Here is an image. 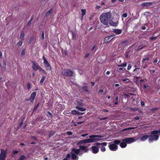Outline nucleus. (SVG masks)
I'll list each match as a JSON object with an SVG mask.
<instances>
[{
    "label": "nucleus",
    "mask_w": 160,
    "mask_h": 160,
    "mask_svg": "<svg viewBox=\"0 0 160 160\" xmlns=\"http://www.w3.org/2000/svg\"><path fill=\"white\" fill-rule=\"evenodd\" d=\"M112 15L110 13L108 12L102 14L100 16V19L101 22L105 25L109 24L112 26H115L118 25V22H113L112 21Z\"/></svg>",
    "instance_id": "1"
},
{
    "label": "nucleus",
    "mask_w": 160,
    "mask_h": 160,
    "mask_svg": "<svg viewBox=\"0 0 160 160\" xmlns=\"http://www.w3.org/2000/svg\"><path fill=\"white\" fill-rule=\"evenodd\" d=\"M156 130L152 131L151 132V135H149V138L148 140V142L150 143L151 142L153 141H157L159 138V136L157 135L158 133H156L155 132Z\"/></svg>",
    "instance_id": "2"
},
{
    "label": "nucleus",
    "mask_w": 160,
    "mask_h": 160,
    "mask_svg": "<svg viewBox=\"0 0 160 160\" xmlns=\"http://www.w3.org/2000/svg\"><path fill=\"white\" fill-rule=\"evenodd\" d=\"M62 76L71 77L73 75V72L70 69H64L62 70L61 72Z\"/></svg>",
    "instance_id": "3"
},
{
    "label": "nucleus",
    "mask_w": 160,
    "mask_h": 160,
    "mask_svg": "<svg viewBox=\"0 0 160 160\" xmlns=\"http://www.w3.org/2000/svg\"><path fill=\"white\" fill-rule=\"evenodd\" d=\"M102 136L100 135H92L89 136V138H90L91 143L97 142L100 140L99 139L96 138H102Z\"/></svg>",
    "instance_id": "4"
},
{
    "label": "nucleus",
    "mask_w": 160,
    "mask_h": 160,
    "mask_svg": "<svg viewBox=\"0 0 160 160\" xmlns=\"http://www.w3.org/2000/svg\"><path fill=\"white\" fill-rule=\"evenodd\" d=\"M7 154V150L1 149L0 153V160H6Z\"/></svg>",
    "instance_id": "5"
},
{
    "label": "nucleus",
    "mask_w": 160,
    "mask_h": 160,
    "mask_svg": "<svg viewBox=\"0 0 160 160\" xmlns=\"http://www.w3.org/2000/svg\"><path fill=\"white\" fill-rule=\"evenodd\" d=\"M42 59L43 60V63L44 66L46 68L47 70L49 71L51 70V68L50 66L46 57L44 56H43Z\"/></svg>",
    "instance_id": "6"
},
{
    "label": "nucleus",
    "mask_w": 160,
    "mask_h": 160,
    "mask_svg": "<svg viewBox=\"0 0 160 160\" xmlns=\"http://www.w3.org/2000/svg\"><path fill=\"white\" fill-rule=\"evenodd\" d=\"M111 143H109V145H108L109 148L112 151H115L117 150L118 148V146L113 143L111 144Z\"/></svg>",
    "instance_id": "7"
},
{
    "label": "nucleus",
    "mask_w": 160,
    "mask_h": 160,
    "mask_svg": "<svg viewBox=\"0 0 160 160\" xmlns=\"http://www.w3.org/2000/svg\"><path fill=\"white\" fill-rule=\"evenodd\" d=\"M124 141L128 143H131L135 141L133 138H128L124 139Z\"/></svg>",
    "instance_id": "8"
},
{
    "label": "nucleus",
    "mask_w": 160,
    "mask_h": 160,
    "mask_svg": "<svg viewBox=\"0 0 160 160\" xmlns=\"http://www.w3.org/2000/svg\"><path fill=\"white\" fill-rule=\"evenodd\" d=\"M41 67L35 61H34L33 62V64L32 65V68L33 69L36 71L38 70H39Z\"/></svg>",
    "instance_id": "9"
},
{
    "label": "nucleus",
    "mask_w": 160,
    "mask_h": 160,
    "mask_svg": "<svg viewBox=\"0 0 160 160\" xmlns=\"http://www.w3.org/2000/svg\"><path fill=\"white\" fill-rule=\"evenodd\" d=\"M142 71L141 69L139 68H136L133 70L132 74L137 76L142 72Z\"/></svg>",
    "instance_id": "10"
},
{
    "label": "nucleus",
    "mask_w": 160,
    "mask_h": 160,
    "mask_svg": "<svg viewBox=\"0 0 160 160\" xmlns=\"http://www.w3.org/2000/svg\"><path fill=\"white\" fill-rule=\"evenodd\" d=\"M92 150V152L94 154L98 153L99 151V148L97 146H92L91 148Z\"/></svg>",
    "instance_id": "11"
},
{
    "label": "nucleus",
    "mask_w": 160,
    "mask_h": 160,
    "mask_svg": "<svg viewBox=\"0 0 160 160\" xmlns=\"http://www.w3.org/2000/svg\"><path fill=\"white\" fill-rule=\"evenodd\" d=\"M113 36H110L106 37L103 40V43H107L109 42L113 38H111Z\"/></svg>",
    "instance_id": "12"
},
{
    "label": "nucleus",
    "mask_w": 160,
    "mask_h": 160,
    "mask_svg": "<svg viewBox=\"0 0 160 160\" xmlns=\"http://www.w3.org/2000/svg\"><path fill=\"white\" fill-rule=\"evenodd\" d=\"M133 54V51H127L125 52V57L126 58H129Z\"/></svg>",
    "instance_id": "13"
},
{
    "label": "nucleus",
    "mask_w": 160,
    "mask_h": 160,
    "mask_svg": "<svg viewBox=\"0 0 160 160\" xmlns=\"http://www.w3.org/2000/svg\"><path fill=\"white\" fill-rule=\"evenodd\" d=\"M36 95V93L35 92H33L31 94L30 98L31 99V102H34Z\"/></svg>",
    "instance_id": "14"
},
{
    "label": "nucleus",
    "mask_w": 160,
    "mask_h": 160,
    "mask_svg": "<svg viewBox=\"0 0 160 160\" xmlns=\"http://www.w3.org/2000/svg\"><path fill=\"white\" fill-rule=\"evenodd\" d=\"M80 149L84 151L85 152H87L89 150L87 146H79Z\"/></svg>",
    "instance_id": "15"
},
{
    "label": "nucleus",
    "mask_w": 160,
    "mask_h": 160,
    "mask_svg": "<svg viewBox=\"0 0 160 160\" xmlns=\"http://www.w3.org/2000/svg\"><path fill=\"white\" fill-rule=\"evenodd\" d=\"M122 141L120 143V146L122 148H125L127 146V144L126 142L124 141V139L122 140Z\"/></svg>",
    "instance_id": "16"
},
{
    "label": "nucleus",
    "mask_w": 160,
    "mask_h": 160,
    "mask_svg": "<svg viewBox=\"0 0 160 160\" xmlns=\"http://www.w3.org/2000/svg\"><path fill=\"white\" fill-rule=\"evenodd\" d=\"M148 138H149V135H144L142 136L140 138L141 141H144L146 140Z\"/></svg>",
    "instance_id": "17"
},
{
    "label": "nucleus",
    "mask_w": 160,
    "mask_h": 160,
    "mask_svg": "<svg viewBox=\"0 0 160 160\" xmlns=\"http://www.w3.org/2000/svg\"><path fill=\"white\" fill-rule=\"evenodd\" d=\"M72 151L76 154H79L81 150L80 149H76L75 148H73L72 149Z\"/></svg>",
    "instance_id": "18"
},
{
    "label": "nucleus",
    "mask_w": 160,
    "mask_h": 160,
    "mask_svg": "<svg viewBox=\"0 0 160 160\" xmlns=\"http://www.w3.org/2000/svg\"><path fill=\"white\" fill-rule=\"evenodd\" d=\"M152 2H143L141 4V5L142 7H148L149 6L152 5Z\"/></svg>",
    "instance_id": "19"
},
{
    "label": "nucleus",
    "mask_w": 160,
    "mask_h": 160,
    "mask_svg": "<svg viewBox=\"0 0 160 160\" xmlns=\"http://www.w3.org/2000/svg\"><path fill=\"white\" fill-rule=\"evenodd\" d=\"M71 157L73 160H77L78 159V157L74 153L72 152L71 153Z\"/></svg>",
    "instance_id": "20"
},
{
    "label": "nucleus",
    "mask_w": 160,
    "mask_h": 160,
    "mask_svg": "<svg viewBox=\"0 0 160 160\" xmlns=\"http://www.w3.org/2000/svg\"><path fill=\"white\" fill-rule=\"evenodd\" d=\"M94 145L97 146H99L100 145H102V146H106L107 145V143L106 142H103L101 143L99 142H96L94 144Z\"/></svg>",
    "instance_id": "21"
},
{
    "label": "nucleus",
    "mask_w": 160,
    "mask_h": 160,
    "mask_svg": "<svg viewBox=\"0 0 160 160\" xmlns=\"http://www.w3.org/2000/svg\"><path fill=\"white\" fill-rule=\"evenodd\" d=\"M114 32L117 34H119L122 32V30L121 29H115L114 31Z\"/></svg>",
    "instance_id": "22"
},
{
    "label": "nucleus",
    "mask_w": 160,
    "mask_h": 160,
    "mask_svg": "<svg viewBox=\"0 0 160 160\" xmlns=\"http://www.w3.org/2000/svg\"><path fill=\"white\" fill-rule=\"evenodd\" d=\"M76 108L78 110L80 111L81 112H83V111H85L86 110V109L85 108H81L79 106L76 107Z\"/></svg>",
    "instance_id": "23"
},
{
    "label": "nucleus",
    "mask_w": 160,
    "mask_h": 160,
    "mask_svg": "<svg viewBox=\"0 0 160 160\" xmlns=\"http://www.w3.org/2000/svg\"><path fill=\"white\" fill-rule=\"evenodd\" d=\"M56 132L54 131H50L49 132V137L50 138L52 136H53L55 133Z\"/></svg>",
    "instance_id": "24"
},
{
    "label": "nucleus",
    "mask_w": 160,
    "mask_h": 160,
    "mask_svg": "<svg viewBox=\"0 0 160 160\" xmlns=\"http://www.w3.org/2000/svg\"><path fill=\"white\" fill-rule=\"evenodd\" d=\"M52 10H53L51 8L46 12L45 14L47 17L49 16V15L51 13L52 11Z\"/></svg>",
    "instance_id": "25"
},
{
    "label": "nucleus",
    "mask_w": 160,
    "mask_h": 160,
    "mask_svg": "<svg viewBox=\"0 0 160 160\" xmlns=\"http://www.w3.org/2000/svg\"><path fill=\"white\" fill-rule=\"evenodd\" d=\"M82 88L84 91L85 92H89V91L88 89V87L87 86H83L82 87Z\"/></svg>",
    "instance_id": "26"
},
{
    "label": "nucleus",
    "mask_w": 160,
    "mask_h": 160,
    "mask_svg": "<svg viewBox=\"0 0 160 160\" xmlns=\"http://www.w3.org/2000/svg\"><path fill=\"white\" fill-rule=\"evenodd\" d=\"M46 78V76H43L40 81V83L42 85L43 82L45 80V79Z\"/></svg>",
    "instance_id": "27"
},
{
    "label": "nucleus",
    "mask_w": 160,
    "mask_h": 160,
    "mask_svg": "<svg viewBox=\"0 0 160 160\" xmlns=\"http://www.w3.org/2000/svg\"><path fill=\"white\" fill-rule=\"evenodd\" d=\"M121 142V141L120 140H115L114 141H113V143H114V144H115L116 145H117V144H120V143Z\"/></svg>",
    "instance_id": "28"
},
{
    "label": "nucleus",
    "mask_w": 160,
    "mask_h": 160,
    "mask_svg": "<svg viewBox=\"0 0 160 160\" xmlns=\"http://www.w3.org/2000/svg\"><path fill=\"white\" fill-rule=\"evenodd\" d=\"M24 36H25L24 33V32L23 31L21 32V33L20 37L21 39L22 40H23Z\"/></svg>",
    "instance_id": "29"
},
{
    "label": "nucleus",
    "mask_w": 160,
    "mask_h": 160,
    "mask_svg": "<svg viewBox=\"0 0 160 160\" xmlns=\"http://www.w3.org/2000/svg\"><path fill=\"white\" fill-rule=\"evenodd\" d=\"M81 12H82V18L83 16L85 15L86 14V10L85 9H82Z\"/></svg>",
    "instance_id": "30"
},
{
    "label": "nucleus",
    "mask_w": 160,
    "mask_h": 160,
    "mask_svg": "<svg viewBox=\"0 0 160 160\" xmlns=\"http://www.w3.org/2000/svg\"><path fill=\"white\" fill-rule=\"evenodd\" d=\"M78 111L75 110H73L71 111V113L73 115H76L78 114Z\"/></svg>",
    "instance_id": "31"
},
{
    "label": "nucleus",
    "mask_w": 160,
    "mask_h": 160,
    "mask_svg": "<svg viewBox=\"0 0 160 160\" xmlns=\"http://www.w3.org/2000/svg\"><path fill=\"white\" fill-rule=\"evenodd\" d=\"M26 158V157L24 155H21L18 160H24Z\"/></svg>",
    "instance_id": "32"
},
{
    "label": "nucleus",
    "mask_w": 160,
    "mask_h": 160,
    "mask_svg": "<svg viewBox=\"0 0 160 160\" xmlns=\"http://www.w3.org/2000/svg\"><path fill=\"white\" fill-rule=\"evenodd\" d=\"M40 72H42L43 73H44L45 74L47 75V73L41 67L40 68H39V70Z\"/></svg>",
    "instance_id": "33"
},
{
    "label": "nucleus",
    "mask_w": 160,
    "mask_h": 160,
    "mask_svg": "<svg viewBox=\"0 0 160 160\" xmlns=\"http://www.w3.org/2000/svg\"><path fill=\"white\" fill-rule=\"evenodd\" d=\"M34 39V37L33 36H32L30 37L29 40L28 42V43L29 44H31L32 42L33 41V39Z\"/></svg>",
    "instance_id": "34"
},
{
    "label": "nucleus",
    "mask_w": 160,
    "mask_h": 160,
    "mask_svg": "<svg viewBox=\"0 0 160 160\" xmlns=\"http://www.w3.org/2000/svg\"><path fill=\"white\" fill-rule=\"evenodd\" d=\"M149 58L148 57H147L146 58H143L142 60V63H144L145 61H149Z\"/></svg>",
    "instance_id": "35"
},
{
    "label": "nucleus",
    "mask_w": 160,
    "mask_h": 160,
    "mask_svg": "<svg viewBox=\"0 0 160 160\" xmlns=\"http://www.w3.org/2000/svg\"><path fill=\"white\" fill-rule=\"evenodd\" d=\"M3 67L5 70L6 69V62L5 60L3 61Z\"/></svg>",
    "instance_id": "36"
},
{
    "label": "nucleus",
    "mask_w": 160,
    "mask_h": 160,
    "mask_svg": "<svg viewBox=\"0 0 160 160\" xmlns=\"http://www.w3.org/2000/svg\"><path fill=\"white\" fill-rule=\"evenodd\" d=\"M27 86L28 89V90H30L31 88V83L29 82H28L27 83Z\"/></svg>",
    "instance_id": "37"
},
{
    "label": "nucleus",
    "mask_w": 160,
    "mask_h": 160,
    "mask_svg": "<svg viewBox=\"0 0 160 160\" xmlns=\"http://www.w3.org/2000/svg\"><path fill=\"white\" fill-rule=\"evenodd\" d=\"M39 104V103H38L36 105H35L33 108V111H35L38 108V107Z\"/></svg>",
    "instance_id": "38"
},
{
    "label": "nucleus",
    "mask_w": 160,
    "mask_h": 160,
    "mask_svg": "<svg viewBox=\"0 0 160 160\" xmlns=\"http://www.w3.org/2000/svg\"><path fill=\"white\" fill-rule=\"evenodd\" d=\"M41 40L42 41H43L44 39V31H43L42 32V36L40 38Z\"/></svg>",
    "instance_id": "39"
},
{
    "label": "nucleus",
    "mask_w": 160,
    "mask_h": 160,
    "mask_svg": "<svg viewBox=\"0 0 160 160\" xmlns=\"http://www.w3.org/2000/svg\"><path fill=\"white\" fill-rule=\"evenodd\" d=\"M72 38L74 39L76 38V35L75 32L72 31Z\"/></svg>",
    "instance_id": "40"
},
{
    "label": "nucleus",
    "mask_w": 160,
    "mask_h": 160,
    "mask_svg": "<svg viewBox=\"0 0 160 160\" xmlns=\"http://www.w3.org/2000/svg\"><path fill=\"white\" fill-rule=\"evenodd\" d=\"M122 81L123 82H125L126 83H128L129 82V79H122Z\"/></svg>",
    "instance_id": "41"
},
{
    "label": "nucleus",
    "mask_w": 160,
    "mask_h": 160,
    "mask_svg": "<svg viewBox=\"0 0 160 160\" xmlns=\"http://www.w3.org/2000/svg\"><path fill=\"white\" fill-rule=\"evenodd\" d=\"M159 109V108H158L157 107H156L155 108H152L150 109V111H157Z\"/></svg>",
    "instance_id": "42"
},
{
    "label": "nucleus",
    "mask_w": 160,
    "mask_h": 160,
    "mask_svg": "<svg viewBox=\"0 0 160 160\" xmlns=\"http://www.w3.org/2000/svg\"><path fill=\"white\" fill-rule=\"evenodd\" d=\"M134 128V127H133V128H126V129H124L123 131H125L126 130H131V129H134L135 128Z\"/></svg>",
    "instance_id": "43"
},
{
    "label": "nucleus",
    "mask_w": 160,
    "mask_h": 160,
    "mask_svg": "<svg viewBox=\"0 0 160 160\" xmlns=\"http://www.w3.org/2000/svg\"><path fill=\"white\" fill-rule=\"evenodd\" d=\"M22 41H20L18 42V43L17 44V45L18 46H21L22 45Z\"/></svg>",
    "instance_id": "44"
},
{
    "label": "nucleus",
    "mask_w": 160,
    "mask_h": 160,
    "mask_svg": "<svg viewBox=\"0 0 160 160\" xmlns=\"http://www.w3.org/2000/svg\"><path fill=\"white\" fill-rule=\"evenodd\" d=\"M100 149H101V151H102V152H105L106 150V148H105V147H101Z\"/></svg>",
    "instance_id": "45"
},
{
    "label": "nucleus",
    "mask_w": 160,
    "mask_h": 160,
    "mask_svg": "<svg viewBox=\"0 0 160 160\" xmlns=\"http://www.w3.org/2000/svg\"><path fill=\"white\" fill-rule=\"evenodd\" d=\"M85 140L86 143H91L90 138H88V139H85Z\"/></svg>",
    "instance_id": "46"
},
{
    "label": "nucleus",
    "mask_w": 160,
    "mask_h": 160,
    "mask_svg": "<svg viewBox=\"0 0 160 160\" xmlns=\"http://www.w3.org/2000/svg\"><path fill=\"white\" fill-rule=\"evenodd\" d=\"M85 122V120H83L82 121H78L77 122V124H81L83 123H84Z\"/></svg>",
    "instance_id": "47"
},
{
    "label": "nucleus",
    "mask_w": 160,
    "mask_h": 160,
    "mask_svg": "<svg viewBox=\"0 0 160 160\" xmlns=\"http://www.w3.org/2000/svg\"><path fill=\"white\" fill-rule=\"evenodd\" d=\"M67 134L69 135H71L72 134V132L71 131H67L66 132Z\"/></svg>",
    "instance_id": "48"
},
{
    "label": "nucleus",
    "mask_w": 160,
    "mask_h": 160,
    "mask_svg": "<svg viewBox=\"0 0 160 160\" xmlns=\"http://www.w3.org/2000/svg\"><path fill=\"white\" fill-rule=\"evenodd\" d=\"M71 158V155L69 154H68L66 156V157L65 158H67V159H68L70 158Z\"/></svg>",
    "instance_id": "49"
},
{
    "label": "nucleus",
    "mask_w": 160,
    "mask_h": 160,
    "mask_svg": "<svg viewBox=\"0 0 160 160\" xmlns=\"http://www.w3.org/2000/svg\"><path fill=\"white\" fill-rule=\"evenodd\" d=\"M32 20L30 19V20L29 21V22H28L27 23V25L28 26H29L31 24V22H32Z\"/></svg>",
    "instance_id": "50"
},
{
    "label": "nucleus",
    "mask_w": 160,
    "mask_h": 160,
    "mask_svg": "<svg viewBox=\"0 0 160 160\" xmlns=\"http://www.w3.org/2000/svg\"><path fill=\"white\" fill-rule=\"evenodd\" d=\"M19 151L17 150H14L12 151V153L13 154H15L18 153Z\"/></svg>",
    "instance_id": "51"
},
{
    "label": "nucleus",
    "mask_w": 160,
    "mask_h": 160,
    "mask_svg": "<svg viewBox=\"0 0 160 160\" xmlns=\"http://www.w3.org/2000/svg\"><path fill=\"white\" fill-rule=\"evenodd\" d=\"M97 49V45H94L92 48V50H94V49Z\"/></svg>",
    "instance_id": "52"
},
{
    "label": "nucleus",
    "mask_w": 160,
    "mask_h": 160,
    "mask_svg": "<svg viewBox=\"0 0 160 160\" xmlns=\"http://www.w3.org/2000/svg\"><path fill=\"white\" fill-rule=\"evenodd\" d=\"M118 66H120V67H126L127 66V63L126 62V63H125L123 64H122L119 65Z\"/></svg>",
    "instance_id": "53"
},
{
    "label": "nucleus",
    "mask_w": 160,
    "mask_h": 160,
    "mask_svg": "<svg viewBox=\"0 0 160 160\" xmlns=\"http://www.w3.org/2000/svg\"><path fill=\"white\" fill-rule=\"evenodd\" d=\"M78 104L80 106H83L84 105V103H83L80 102H78Z\"/></svg>",
    "instance_id": "54"
},
{
    "label": "nucleus",
    "mask_w": 160,
    "mask_h": 160,
    "mask_svg": "<svg viewBox=\"0 0 160 160\" xmlns=\"http://www.w3.org/2000/svg\"><path fill=\"white\" fill-rule=\"evenodd\" d=\"M24 119L22 120L21 122L19 124V126H21L22 125V124L23 123Z\"/></svg>",
    "instance_id": "55"
},
{
    "label": "nucleus",
    "mask_w": 160,
    "mask_h": 160,
    "mask_svg": "<svg viewBox=\"0 0 160 160\" xmlns=\"http://www.w3.org/2000/svg\"><path fill=\"white\" fill-rule=\"evenodd\" d=\"M131 67H132L131 65V64H129L128 66L127 69L128 70H130L131 69Z\"/></svg>",
    "instance_id": "56"
},
{
    "label": "nucleus",
    "mask_w": 160,
    "mask_h": 160,
    "mask_svg": "<svg viewBox=\"0 0 160 160\" xmlns=\"http://www.w3.org/2000/svg\"><path fill=\"white\" fill-rule=\"evenodd\" d=\"M157 37H152L150 38V39L151 40H152V41H154L157 39Z\"/></svg>",
    "instance_id": "57"
},
{
    "label": "nucleus",
    "mask_w": 160,
    "mask_h": 160,
    "mask_svg": "<svg viewBox=\"0 0 160 160\" xmlns=\"http://www.w3.org/2000/svg\"><path fill=\"white\" fill-rule=\"evenodd\" d=\"M25 51H22L21 54V55L22 56H24L25 55Z\"/></svg>",
    "instance_id": "58"
},
{
    "label": "nucleus",
    "mask_w": 160,
    "mask_h": 160,
    "mask_svg": "<svg viewBox=\"0 0 160 160\" xmlns=\"http://www.w3.org/2000/svg\"><path fill=\"white\" fill-rule=\"evenodd\" d=\"M30 138L32 139H34L35 140H37V138L35 136H32L30 137Z\"/></svg>",
    "instance_id": "59"
},
{
    "label": "nucleus",
    "mask_w": 160,
    "mask_h": 160,
    "mask_svg": "<svg viewBox=\"0 0 160 160\" xmlns=\"http://www.w3.org/2000/svg\"><path fill=\"white\" fill-rule=\"evenodd\" d=\"M122 16L123 17L126 18L127 16V14L126 13H124L122 14Z\"/></svg>",
    "instance_id": "60"
},
{
    "label": "nucleus",
    "mask_w": 160,
    "mask_h": 160,
    "mask_svg": "<svg viewBox=\"0 0 160 160\" xmlns=\"http://www.w3.org/2000/svg\"><path fill=\"white\" fill-rule=\"evenodd\" d=\"M107 117H103V118H100V120H106V119H107Z\"/></svg>",
    "instance_id": "61"
},
{
    "label": "nucleus",
    "mask_w": 160,
    "mask_h": 160,
    "mask_svg": "<svg viewBox=\"0 0 160 160\" xmlns=\"http://www.w3.org/2000/svg\"><path fill=\"white\" fill-rule=\"evenodd\" d=\"M89 54H89V53H87V54H86L85 55V56H84L85 58H88V57L89 56Z\"/></svg>",
    "instance_id": "62"
},
{
    "label": "nucleus",
    "mask_w": 160,
    "mask_h": 160,
    "mask_svg": "<svg viewBox=\"0 0 160 160\" xmlns=\"http://www.w3.org/2000/svg\"><path fill=\"white\" fill-rule=\"evenodd\" d=\"M98 92L99 93H102L103 92V90L102 89H100Z\"/></svg>",
    "instance_id": "63"
},
{
    "label": "nucleus",
    "mask_w": 160,
    "mask_h": 160,
    "mask_svg": "<svg viewBox=\"0 0 160 160\" xmlns=\"http://www.w3.org/2000/svg\"><path fill=\"white\" fill-rule=\"evenodd\" d=\"M156 133H160V129L158 130H156V132H155Z\"/></svg>",
    "instance_id": "64"
}]
</instances>
